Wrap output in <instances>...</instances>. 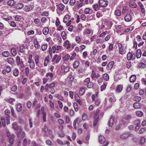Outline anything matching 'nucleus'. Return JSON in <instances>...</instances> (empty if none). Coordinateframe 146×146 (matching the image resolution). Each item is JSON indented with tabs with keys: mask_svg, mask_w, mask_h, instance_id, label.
I'll return each mask as SVG.
<instances>
[{
	"mask_svg": "<svg viewBox=\"0 0 146 146\" xmlns=\"http://www.w3.org/2000/svg\"><path fill=\"white\" fill-rule=\"evenodd\" d=\"M114 64V62L113 61H111L109 62L107 65V69L108 70H111L113 67Z\"/></svg>",
	"mask_w": 146,
	"mask_h": 146,
	"instance_id": "nucleus-9",
	"label": "nucleus"
},
{
	"mask_svg": "<svg viewBox=\"0 0 146 146\" xmlns=\"http://www.w3.org/2000/svg\"><path fill=\"white\" fill-rule=\"evenodd\" d=\"M141 106V104L139 103L135 102L133 104V107L135 109H140Z\"/></svg>",
	"mask_w": 146,
	"mask_h": 146,
	"instance_id": "nucleus-14",
	"label": "nucleus"
},
{
	"mask_svg": "<svg viewBox=\"0 0 146 146\" xmlns=\"http://www.w3.org/2000/svg\"><path fill=\"white\" fill-rule=\"evenodd\" d=\"M9 24L11 26L13 27H15L16 26V23L14 21H11L10 22H9Z\"/></svg>",
	"mask_w": 146,
	"mask_h": 146,
	"instance_id": "nucleus-53",
	"label": "nucleus"
},
{
	"mask_svg": "<svg viewBox=\"0 0 146 146\" xmlns=\"http://www.w3.org/2000/svg\"><path fill=\"white\" fill-rule=\"evenodd\" d=\"M61 59V56L60 55H58L57 57L56 60L55 61L56 63H58L60 60Z\"/></svg>",
	"mask_w": 146,
	"mask_h": 146,
	"instance_id": "nucleus-64",
	"label": "nucleus"
},
{
	"mask_svg": "<svg viewBox=\"0 0 146 146\" xmlns=\"http://www.w3.org/2000/svg\"><path fill=\"white\" fill-rule=\"evenodd\" d=\"M135 113L136 115L139 117L142 116L143 114V113L140 111H137Z\"/></svg>",
	"mask_w": 146,
	"mask_h": 146,
	"instance_id": "nucleus-39",
	"label": "nucleus"
},
{
	"mask_svg": "<svg viewBox=\"0 0 146 146\" xmlns=\"http://www.w3.org/2000/svg\"><path fill=\"white\" fill-rule=\"evenodd\" d=\"M15 20L17 21H19L21 19V17L19 15H17L15 16Z\"/></svg>",
	"mask_w": 146,
	"mask_h": 146,
	"instance_id": "nucleus-63",
	"label": "nucleus"
},
{
	"mask_svg": "<svg viewBox=\"0 0 146 146\" xmlns=\"http://www.w3.org/2000/svg\"><path fill=\"white\" fill-rule=\"evenodd\" d=\"M34 46L36 48H37L38 46V42L36 39H34Z\"/></svg>",
	"mask_w": 146,
	"mask_h": 146,
	"instance_id": "nucleus-51",
	"label": "nucleus"
},
{
	"mask_svg": "<svg viewBox=\"0 0 146 146\" xmlns=\"http://www.w3.org/2000/svg\"><path fill=\"white\" fill-rule=\"evenodd\" d=\"M46 76L47 77H49V78H52L53 76L52 74L50 72H49L48 73H47L46 75Z\"/></svg>",
	"mask_w": 146,
	"mask_h": 146,
	"instance_id": "nucleus-57",
	"label": "nucleus"
},
{
	"mask_svg": "<svg viewBox=\"0 0 146 146\" xmlns=\"http://www.w3.org/2000/svg\"><path fill=\"white\" fill-rule=\"evenodd\" d=\"M85 92V90L83 88H81L79 90V93L80 95L82 96L84 94Z\"/></svg>",
	"mask_w": 146,
	"mask_h": 146,
	"instance_id": "nucleus-31",
	"label": "nucleus"
},
{
	"mask_svg": "<svg viewBox=\"0 0 146 146\" xmlns=\"http://www.w3.org/2000/svg\"><path fill=\"white\" fill-rule=\"evenodd\" d=\"M75 110L76 111H77L78 110V107L77 103L74 102L73 104Z\"/></svg>",
	"mask_w": 146,
	"mask_h": 146,
	"instance_id": "nucleus-46",
	"label": "nucleus"
},
{
	"mask_svg": "<svg viewBox=\"0 0 146 146\" xmlns=\"http://www.w3.org/2000/svg\"><path fill=\"white\" fill-rule=\"evenodd\" d=\"M129 5L130 7L133 8H136L137 6V5L134 2H132L130 3L129 4Z\"/></svg>",
	"mask_w": 146,
	"mask_h": 146,
	"instance_id": "nucleus-26",
	"label": "nucleus"
},
{
	"mask_svg": "<svg viewBox=\"0 0 146 146\" xmlns=\"http://www.w3.org/2000/svg\"><path fill=\"white\" fill-rule=\"evenodd\" d=\"M72 73H70L68 76V78L71 81H73L74 80V76L72 75Z\"/></svg>",
	"mask_w": 146,
	"mask_h": 146,
	"instance_id": "nucleus-60",
	"label": "nucleus"
},
{
	"mask_svg": "<svg viewBox=\"0 0 146 146\" xmlns=\"http://www.w3.org/2000/svg\"><path fill=\"white\" fill-rule=\"evenodd\" d=\"M99 141L100 143L102 144L105 141L106 139L104 136L100 135L99 137Z\"/></svg>",
	"mask_w": 146,
	"mask_h": 146,
	"instance_id": "nucleus-11",
	"label": "nucleus"
},
{
	"mask_svg": "<svg viewBox=\"0 0 146 146\" xmlns=\"http://www.w3.org/2000/svg\"><path fill=\"white\" fill-rule=\"evenodd\" d=\"M134 54H132L131 52H128L127 55V58L128 60H130L133 57V55Z\"/></svg>",
	"mask_w": 146,
	"mask_h": 146,
	"instance_id": "nucleus-35",
	"label": "nucleus"
},
{
	"mask_svg": "<svg viewBox=\"0 0 146 146\" xmlns=\"http://www.w3.org/2000/svg\"><path fill=\"white\" fill-rule=\"evenodd\" d=\"M107 86V85L106 84H104L103 85H102L101 86V91H103L104 90H105Z\"/></svg>",
	"mask_w": 146,
	"mask_h": 146,
	"instance_id": "nucleus-59",
	"label": "nucleus"
},
{
	"mask_svg": "<svg viewBox=\"0 0 146 146\" xmlns=\"http://www.w3.org/2000/svg\"><path fill=\"white\" fill-rule=\"evenodd\" d=\"M84 12L86 14H90L92 13L93 11L90 8H87L85 9Z\"/></svg>",
	"mask_w": 146,
	"mask_h": 146,
	"instance_id": "nucleus-16",
	"label": "nucleus"
},
{
	"mask_svg": "<svg viewBox=\"0 0 146 146\" xmlns=\"http://www.w3.org/2000/svg\"><path fill=\"white\" fill-rule=\"evenodd\" d=\"M132 19L131 15L130 14L127 15L124 17L125 21L127 22H129Z\"/></svg>",
	"mask_w": 146,
	"mask_h": 146,
	"instance_id": "nucleus-10",
	"label": "nucleus"
},
{
	"mask_svg": "<svg viewBox=\"0 0 146 146\" xmlns=\"http://www.w3.org/2000/svg\"><path fill=\"white\" fill-rule=\"evenodd\" d=\"M60 22L59 21V18L57 17L56 18V21L55 23V25L56 26H58L60 24Z\"/></svg>",
	"mask_w": 146,
	"mask_h": 146,
	"instance_id": "nucleus-56",
	"label": "nucleus"
},
{
	"mask_svg": "<svg viewBox=\"0 0 146 146\" xmlns=\"http://www.w3.org/2000/svg\"><path fill=\"white\" fill-rule=\"evenodd\" d=\"M61 36L63 39L65 40L66 38V34L64 31H63L61 33Z\"/></svg>",
	"mask_w": 146,
	"mask_h": 146,
	"instance_id": "nucleus-40",
	"label": "nucleus"
},
{
	"mask_svg": "<svg viewBox=\"0 0 146 146\" xmlns=\"http://www.w3.org/2000/svg\"><path fill=\"white\" fill-rule=\"evenodd\" d=\"M16 62L17 63V64L18 66H19V65L21 62L20 60V57L19 56H17L16 57Z\"/></svg>",
	"mask_w": 146,
	"mask_h": 146,
	"instance_id": "nucleus-52",
	"label": "nucleus"
},
{
	"mask_svg": "<svg viewBox=\"0 0 146 146\" xmlns=\"http://www.w3.org/2000/svg\"><path fill=\"white\" fill-rule=\"evenodd\" d=\"M75 99L76 101L79 103L80 105H82V103L81 100L79 99V97L78 96H75Z\"/></svg>",
	"mask_w": 146,
	"mask_h": 146,
	"instance_id": "nucleus-45",
	"label": "nucleus"
},
{
	"mask_svg": "<svg viewBox=\"0 0 146 146\" xmlns=\"http://www.w3.org/2000/svg\"><path fill=\"white\" fill-rule=\"evenodd\" d=\"M146 64L143 62H140L138 64V66L139 68H144L146 66Z\"/></svg>",
	"mask_w": 146,
	"mask_h": 146,
	"instance_id": "nucleus-43",
	"label": "nucleus"
},
{
	"mask_svg": "<svg viewBox=\"0 0 146 146\" xmlns=\"http://www.w3.org/2000/svg\"><path fill=\"white\" fill-rule=\"evenodd\" d=\"M131 118V116L129 114L125 115L122 120L123 124L124 125L128 123Z\"/></svg>",
	"mask_w": 146,
	"mask_h": 146,
	"instance_id": "nucleus-2",
	"label": "nucleus"
},
{
	"mask_svg": "<svg viewBox=\"0 0 146 146\" xmlns=\"http://www.w3.org/2000/svg\"><path fill=\"white\" fill-rule=\"evenodd\" d=\"M32 106V103L30 101H28L27 103V106L28 108H30Z\"/></svg>",
	"mask_w": 146,
	"mask_h": 146,
	"instance_id": "nucleus-62",
	"label": "nucleus"
},
{
	"mask_svg": "<svg viewBox=\"0 0 146 146\" xmlns=\"http://www.w3.org/2000/svg\"><path fill=\"white\" fill-rule=\"evenodd\" d=\"M103 77L104 79L106 81H107L109 79V76L106 74H104L103 75Z\"/></svg>",
	"mask_w": 146,
	"mask_h": 146,
	"instance_id": "nucleus-30",
	"label": "nucleus"
},
{
	"mask_svg": "<svg viewBox=\"0 0 146 146\" xmlns=\"http://www.w3.org/2000/svg\"><path fill=\"white\" fill-rule=\"evenodd\" d=\"M3 56L5 57H7L10 55L9 52L8 51H4L2 54Z\"/></svg>",
	"mask_w": 146,
	"mask_h": 146,
	"instance_id": "nucleus-37",
	"label": "nucleus"
},
{
	"mask_svg": "<svg viewBox=\"0 0 146 146\" xmlns=\"http://www.w3.org/2000/svg\"><path fill=\"white\" fill-rule=\"evenodd\" d=\"M70 58V56L68 54H67L65 55L62 58L64 61L68 60Z\"/></svg>",
	"mask_w": 146,
	"mask_h": 146,
	"instance_id": "nucleus-28",
	"label": "nucleus"
},
{
	"mask_svg": "<svg viewBox=\"0 0 146 146\" xmlns=\"http://www.w3.org/2000/svg\"><path fill=\"white\" fill-rule=\"evenodd\" d=\"M2 125L3 126H5L6 125L5 119L3 117H2L1 119Z\"/></svg>",
	"mask_w": 146,
	"mask_h": 146,
	"instance_id": "nucleus-61",
	"label": "nucleus"
},
{
	"mask_svg": "<svg viewBox=\"0 0 146 146\" xmlns=\"http://www.w3.org/2000/svg\"><path fill=\"white\" fill-rule=\"evenodd\" d=\"M94 121L93 124V125L94 126H95L96 125L98 121L99 120V117H94Z\"/></svg>",
	"mask_w": 146,
	"mask_h": 146,
	"instance_id": "nucleus-27",
	"label": "nucleus"
},
{
	"mask_svg": "<svg viewBox=\"0 0 146 146\" xmlns=\"http://www.w3.org/2000/svg\"><path fill=\"white\" fill-rule=\"evenodd\" d=\"M47 46L48 45L46 44L42 45L41 46V49L43 51L46 50L47 47Z\"/></svg>",
	"mask_w": 146,
	"mask_h": 146,
	"instance_id": "nucleus-48",
	"label": "nucleus"
},
{
	"mask_svg": "<svg viewBox=\"0 0 146 146\" xmlns=\"http://www.w3.org/2000/svg\"><path fill=\"white\" fill-rule=\"evenodd\" d=\"M115 14L117 16H120L121 15V11L119 9L116 10L114 12Z\"/></svg>",
	"mask_w": 146,
	"mask_h": 146,
	"instance_id": "nucleus-29",
	"label": "nucleus"
},
{
	"mask_svg": "<svg viewBox=\"0 0 146 146\" xmlns=\"http://www.w3.org/2000/svg\"><path fill=\"white\" fill-rule=\"evenodd\" d=\"M17 110L18 111H20L22 109V105L20 103H18L16 105Z\"/></svg>",
	"mask_w": 146,
	"mask_h": 146,
	"instance_id": "nucleus-24",
	"label": "nucleus"
},
{
	"mask_svg": "<svg viewBox=\"0 0 146 146\" xmlns=\"http://www.w3.org/2000/svg\"><path fill=\"white\" fill-rule=\"evenodd\" d=\"M25 48L24 46H21L20 47V51L21 52L23 53L25 51Z\"/></svg>",
	"mask_w": 146,
	"mask_h": 146,
	"instance_id": "nucleus-50",
	"label": "nucleus"
},
{
	"mask_svg": "<svg viewBox=\"0 0 146 146\" xmlns=\"http://www.w3.org/2000/svg\"><path fill=\"white\" fill-rule=\"evenodd\" d=\"M123 87L121 85H119L116 88V91L117 92H119L122 90Z\"/></svg>",
	"mask_w": 146,
	"mask_h": 146,
	"instance_id": "nucleus-20",
	"label": "nucleus"
},
{
	"mask_svg": "<svg viewBox=\"0 0 146 146\" xmlns=\"http://www.w3.org/2000/svg\"><path fill=\"white\" fill-rule=\"evenodd\" d=\"M13 128L15 130L18 131V132H21V131H22V128L21 127H19L16 123H13Z\"/></svg>",
	"mask_w": 146,
	"mask_h": 146,
	"instance_id": "nucleus-6",
	"label": "nucleus"
},
{
	"mask_svg": "<svg viewBox=\"0 0 146 146\" xmlns=\"http://www.w3.org/2000/svg\"><path fill=\"white\" fill-rule=\"evenodd\" d=\"M34 7V5L31 4L26 5L24 8V10L26 12H28L33 10Z\"/></svg>",
	"mask_w": 146,
	"mask_h": 146,
	"instance_id": "nucleus-5",
	"label": "nucleus"
},
{
	"mask_svg": "<svg viewBox=\"0 0 146 146\" xmlns=\"http://www.w3.org/2000/svg\"><path fill=\"white\" fill-rule=\"evenodd\" d=\"M64 46L66 47L67 49H68L70 48L71 46V43L68 40H66L64 42Z\"/></svg>",
	"mask_w": 146,
	"mask_h": 146,
	"instance_id": "nucleus-15",
	"label": "nucleus"
},
{
	"mask_svg": "<svg viewBox=\"0 0 146 146\" xmlns=\"http://www.w3.org/2000/svg\"><path fill=\"white\" fill-rule=\"evenodd\" d=\"M23 4L21 3H19L17 5V8L18 9H21L23 7Z\"/></svg>",
	"mask_w": 146,
	"mask_h": 146,
	"instance_id": "nucleus-36",
	"label": "nucleus"
},
{
	"mask_svg": "<svg viewBox=\"0 0 146 146\" xmlns=\"http://www.w3.org/2000/svg\"><path fill=\"white\" fill-rule=\"evenodd\" d=\"M50 56L49 55H48L45 58L44 60V66H46L48 64V63L50 60Z\"/></svg>",
	"mask_w": 146,
	"mask_h": 146,
	"instance_id": "nucleus-21",
	"label": "nucleus"
},
{
	"mask_svg": "<svg viewBox=\"0 0 146 146\" xmlns=\"http://www.w3.org/2000/svg\"><path fill=\"white\" fill-rule=\"evenodd\" d=\"M78 118L77 117L76 118L74 121L73 122V126L74 127V128L75 129H76V123L77 122V121L78 120Z\"/></svg>",
	"mask_w": 146,
	"mask_h": 146,
	"instance_id": "nucleus-47",
	"label": "nucleus"
},
{
	"mask_svg": "<svg viewBox=\"0 0 146 146\" xmlns=\"http://www.w3.org/2000/svg\"><path fill=\"white\" fill-rule=\"evenodd\" d=\"M7 61L9 64L11 65H13L14 64L15 60L12 58H8L7 59Z\"/></svg>",
	"mask_w": 146,
	"mask_h": 146,
	"instance_id": "nucleus-12",
	"label": "nucleus"
},
{
	"mask_svg": "<svg viewBox=\"0 0 146 146\" xmlns=\"http://www.w3.org/2000/svg\"><path fill=\"white\" fill-rule=\"evenodd\" d=\"M140 121L139 119L136 120L134 122V124L137 126V127H139L140 126Z\"/></svg>",
	"mask_w": 146,
	"mask_h": 146,
	"instance_id": "nucleus-34",
	"label": "nucleus"
},
{
	"mask_svg": "<svg viewBox=\"0 0 146 146\" xmlns=\"http://www.w3.org/2000/svg\"><path fill=\"white\" fill-rule=\"evenodd\" d=\"M114 117L111 115L108 123L109 126L111 127L112 126L114 122Z\"/></svg>",
	"mask_w": 146,
	"mask_h": 146,
	"instance_id": "nucleus-8",
	"label": "nucleus"
},
{
	"mask_svg": "<svg viewBox=\"0 0 146 146\" xmlns=\"http://www.w3.org/2000/svg\"><path fill=\"white\" fill-rule=\"evenodd\" d=\"M14 75L15 76H17L19 74V70L17 69H15L14 71Z\"/></svg>",
	"mask_w": 146,
	"mask_h": 146,
	"instance_id": "nucleus-54",
	"label": "nucleus"
},
{
	"mask_svg": "<svg viewBox=\"0 0 146 146\" xmlns=\"http://www.w3.org/2000/svg\"><path fill=\"white\" fill-rule=\"evenodd\" d=\"M5 70L6 71V72L9 73L11 71V68L9 66H6Z\"/></svg>",
	"mask_w": 146,
	"mask_h": 146,
	"instance_id": "nucleus-55",
	"label": "nucleus"
},
{
	"mask_svg": "<svg viewBox=\"0 0 146 146\" xmlns=\"http://www.w3.org/2000/svg\"><path fill=\"white\" fill-rule=\"evenodd\" d=\"M99 4L101 7H105L107 6L108 2L106 0H99Z\"/></svg>",
	"mask_w": 146,
	"mask_h": 146,
	"instance_id": "nucleus-4",
	"label": "nucleus"
},
{
	"mask_svg": "<svg viewBox=\"0 0 146 146\" xmlns=\"http://www.w3.org/2000/svg\"><path fill=\"white\" fill-rule=\"evenodd\" d=\"M14 1L13 0H11L8 1L7 2V4L8 5L11 6H12L14 4Z\"/></svg>",
	"mask_w": 146,
	"mask_h": 146,
	"instance_id": "nucleus-44",
	"label": "nucleus"
},
{
	"mask_svg": "<svg viewBox=\"0 0 146 146\" xmlns=\"http://www.w3.org/2000/svg\"><path fill=\"white\" fill-rule=\"evenodd\" d=\"M42 130L44 131L46 135H52V131L51 130H48V128L45 125L44 127L43 128Z\"/></svg>",
	"mask_w": 146,
	"mask_h": 146,
	"instance_id": "nucleus-7",
	"label": "nucleus"
},
{
	"mask_svg": "<svg viewBox=\"0 0 146 146\" xmlns=\"http://www.w3.org/2000/svg\"><path fill=\"white\" fill-rule=\"evenodd\" d=\"M145 141V138L144 137H142L139 141V143L140 144H143Z\"/></svg>",
	"mask_w": 146,
	"mask_h": 146,
	"instance_id": "nucleus-38",
	"label": "nucleus"
},
{
	"mask_svg": "<svg viewBox=\"0 0 146 146\" xmlns=\"http://www.w3.org/2000/svg\"><path fill=\"white\" fill-rule=\"evenodd\" d=\"M93 83L90 82L85 86H86L88 88H91L93 86Z\"/></svg>",
	"mask_w": 146,
	"mask_h": 146,
	"instance_id": "nucleus-49",
	"label": "nucleus"
},
{
	"mask_svg": "<svg viewBox=\"0 0 146 146\" xmlns=\"http://www.w3.org/2000/svg\"><path fill=\"white\" fill-rule=\"evenodd\" d=\"M136 78L135 75H132L130 77L129 81L131 82H134L136 80Z\"/></svg>",
	"mask_w": 146,
	"mask_h": 146,
	"instance_id": "nucleus-18",
	"label": "nucleus"
},
{
	"mask_svg": "<svg viewBox=\"0 0 146 146\" xmlns=\"http://www.w3.org/2000/svg\"><path fill=\"white\" fill-rule=\"evenodd\" d=\"M142 53L141 50L138 49L136 52V57L137 58H139L141 56Z\"/></svg>",
	"mask_w": 146,
	"mask_h": 146,
	"instance_id": "nucleus-19",
	"label": "nucleus"
},
{
	"mask_svg": "<svg viewBox=\"0 0 146 146\" xmlns=\"http://www.w3.org/2000/svg\"><path fill=\"white\" fill-rule=\"evenodd\" d=\"M62 70H64V71L65 72H68L69 70V68L68 66L65 67L64 66H63L61 67Z\"/></svg>",
	"mask_w": 146,
	"mask_h": 146,
	"instance_id": "nucleus-32",
	"label": "nucleus"
},
{
	"mask_svg": "<svg viewBox=\"0 0 146 146\" xmlns=\"http://www.w3.org/2000/svg\"><path fill=\"white\" fill-rule=\"evenodd\" d=\"M129 135H130V134L129 133L127 132H124L121 134L119 137L121 139H126Z\"/></svg>",
	"mask_w": 146,
	"mask_h": 146,
	"instance_id": "nucleus-3",
	"label": "nucleus"
},
{
	"mask_svg": "<svg viewBox=\"0 0 146 146\" xmlns=\"http://www.w3.org/2000/svg\"><path fill=\"white\" fill-rule=\"evenodd\" d=\"M11 54L14 56H15L17 54V52L16 50L14 48H12L11 49Z\"/></svg>",
	"mask_w": 146,
	"mask_h": 146,
	"instance_id": "nucleus-33",
	"label": "nucleus"
},
{
	"mask_svg": "<svg viewBox=\"0 0 146 146\" xmlns=\"http://www.w3.org/2000/svg\"><path fill=\"white\" fill-rule=\"evenodd\" d=\"M49 31V29L48 27H45L42 30L43 33L45 35H47Z\"/></svg>",
	"mask_w": 146,
	"mask_h": 146,
	"instance_id": "nucleus-23",
	"label": "nucleus"
},
{
	"mask_svg": "<svg viewBox=\"0 0 146 146\" xmlns=\"http://www.w3.org/2000/svg\"><path fill=\"white\" fill-rule=\"evenodd\" d=\"M100 5L98 4L97 3H96L95 4L93 5V7L94 9L96 11H97L99 9V8L100 7Z\"/></svg>",
	"mask_w": 146,
	"mask_h": 146,
	"instance_id": "nucleus-25",
	"label": "nucleus"
},
{
	"mask_svg": "<svg viewBox=\"0 0 146 146\" xmlns=\"http://www.w3.org/2000/svg\"><path fill=\"white\" fill-rule=\"evenodd\" d=\"M7 134L9 140V142L11 145H13L14 141L15 136L14 134L11 133L9 131H7Z\"/></svg>",
	"mask_w": 146,
	"mask_h": 146,
	"instance_id": "nucleus-1",
	"label": "nucleus"
},
{
	"mask_svg": "<svg viewBox=\"0 0 146 146\" xmlns=\"http://www.w3.org/2000/svg\"><path fill=\"white\" fill-rule=\"evenodd\" d=\"M15 100L14 98H10L7 100V102L12 105L14 104V102H15Z\"/></svg>",
	"mask_w": 146,
	"mask_h": 146,
	"instance_id": "nucleus-42",
	"label": "nucleus"
},
{
	"mask_svg": "<svg viewBox=\"0 0 146 146\" xmlns=\"http://www.w3.org/2000/svg\"><path fill=\"white\" fill-rule=\"evenodd\" d=\"M90 82V78H87L85 79L83 82L85 86Z\"/></svg>",
	"mask_w": 146,
	"mask_h": 146,
	"instance_id": "nucleus-41",
	"label": "nucleus"
},
{
	"mask_svg": "<svg viewBox=\"0 0 146 146\" xmlns=\"http://www.w3.org/2000/svg\"><path fill=\"white\" fill-rule=\"evenodd\" d=\"M70 17V16L69 15H66L63 19V22L65 23H66L68 21Z\"/></svg>",
	"mask_w": 146,
	"mask_h": 146,
	"instance_id": "nucleus-17",
	"label": "nucleus"
},
{
	"mask_svg": "<svg viewBox=\"0 0 146 146\" xmlns=\"http://www.w3.org/2000/svg\"><path fill=\"white\" fill-rule=\"evenodd\" d=\"M64 6L62 4H59L57 7L58 9L61 11H62L64 10Z\"/></svg>",
	"mask_w": 146,
	"mask_h": 146,
	"instance_id": "nucleus-22",
	"label": "nucleus"
},
{
	"mask_svg": "<svg viewBox=\"0 0 146 146\" xmlns=\"http://www.w3.org/2000/svg\"><path fill=\"white\" fill-rule=\"evenodd\" d=\"M80 62L78 60H76L73 64V67L75 69L77 68L79 66Z\"/></svg>",
	"mask_w": 146,
	"mask_h": 146,
	"instance_id": "nucleus-13",
	"label": "nucleus"
},
{
	"mask_svg": "<svg viewBox=\"0 0 146 146\" xmlns=\"http://www.w3.org/2000/svg\"><path fill=\"white\" fill-rule=\"evenodd\" d=\"M135 101L137 102H139L141 100V98L140 97L136 96L134 98Z\"/></svg>",
	"mask_w": 146,
	"mask_h": 146,
	"instance_id": "nucleus-58",
	"label": "nucleus"
}]
</instances>
